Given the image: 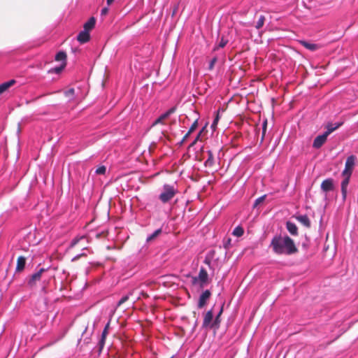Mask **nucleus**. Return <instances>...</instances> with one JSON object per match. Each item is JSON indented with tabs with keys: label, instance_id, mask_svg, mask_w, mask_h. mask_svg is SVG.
Instances as JSON below:
<instances>
[{
	"label": "nucleus",
	"instance_id": "nucleus-1",
	"mask_svg": "<svg viewBox=\"0 0 358 358\" xmlns=\"http://www.w3.org/2000/svg\"><path fill=\"white\" fill-rule=\"evenodd\" d=\"M269 247L278 255H291L297 252L294 241L288 236L275 235Z\"/></svg>",
	"mask_w": 358,
	"mask_h": 358
},
{
	"label": "nucleus",
	"instance_id": "nucleus-2",
	"mask_svg": "<svg viewBox=\"0 0 358 358\" xmlns=\"http://www.w3.org/2000/svg\"><path fill=\"white\" fill-rule=\"evenodd\" d=\"M341 124L342 123H336L335 124L329 123L326 127L327 130L322 134L318 135L315 138V148H320L322 147L326 142L328 136L338 129Z\"/></svg>",
	"mask_w": 358,
	"mask_h": 358
},
{
	"label": "nucleus",
	"instance_id": "nucleus-3",
	"mask_svg": "<svg viewBox=\"0 0 358 358\" xmlns=\"http://www.w3.org/2000/svg\"><path fill=\"white\" fill-rule=\"evenodd\" d=\"M177 193L178 189L173 185L164 184L162 192L159 195V199L163 203H166L171 201Z\"/></svg>",
	"mask_w": 358,
	"mask_h": 358
},
{
	"label": "nucleus",
	"instance_id": "nucleus-4",
	"mask_svg": "<svg viewBox=\"0 0 358 358\" xmlns=\"http://www.w3.org/2000/svg\"><path fill=\"white\" fill-rule=\"evenodd\" d=\"M208 282V274L207 271L201 267L197 276L192 277V285H199L200 288L204 287Z\"/></svg>",
	"mask_w": 358,
	"mask_h": 358
},
{
	"label": "nucleus",
	"instance_id": "nucleus-5",
	"mask_svg": "<svg viewBox=\"0 0 358 358\" xmlns=\"http://www.w3.org/2000/svg\"><path fill=\"white\" fill-rule=\"evenodd\" d=\"M176 110V106H173L166 110L165 113L160 115L152 123V126L154 127L157 124H164V121L173 114Z\"/></svg>",
	"mask_w": 358,
	"mask_h": 358
},
{
	"label": "nucleus",
	"instance_id": "nucleus-6",
	"mask_svg": "<svg viewBox=\"0 0 358 358\" xmlns=\"http://www.w3.org/2000/svg\"><path fill=\"white\" fill-rule=\"evenodd\" d=\"M355 160L356 157L354 155L348 157L345 164V169L342 172V175H352L353 168L355 164Z\"/></svg>",
	"mask_w": 358,
	"mask_h": 358
},
{
	"label": "nucleus",
	"instance_id": "nucleus-7",
	"mask_svg": "<svg viewBox=\"0 0 358 358\" xmlns=\"http://www.w3.org/2000/svg\"><path fill=\"white\" fill-rule=\"evenodd\" d=\"M46 271V268H41L37 272L32 274L28 280V285L30 287L34 286L37 281H39L41 280L42 273Z\"/></svg>",
	"mask_w": 358,
	"mask_h": 358
},
{
	"label": "nucleus",
	"instance_id": "nucleus-8",
	"mask_svg": "<svg viewBox=\"0 0 358 358\" xmlns=\"http://www.w3.org/2000/svg\"><path fill=\"white\" fill-rule=\"evenodd\" d=\"M211 292L210 290L206 289L202 292L200 295L197 306L199 308H202L207 303V301L210 299Z\"/></svg>",
	"mask_w": 358,
	"mask_h": 358
},
{
	"label": "nucleus",
	"instance_id": "nucleus-9",
	"mask_svg": "<svg viewBox=\"0 0 358 358\" xmlns=\"http://www.w3.org/2000/svg\"><path fill=\"white\" fill-rule=\"evenodd\" d=\"M344 179L341 182V193L343 200H345L347 196V188L350 182V175H343Z\"/></svg>",
	"mask_w": 358,
	"mask_h": 358
},
{
	"label": "nucleus",
	"instance_id": "nucleus-10",
	"mask_svg": "<svg viewBox=\"0 0 358 358\" xmlns=\"http://www.w3.org/2000/svg\"><path fill=\"white\" fill-rule=\"evenodd\" d=\"M77 40L80 43H85L88 42L90 40V32L85 30H82L79 32V34L77 36Z\"/></svg>",
	"mask_w": 358,
	"mask_h": 358
},
{
	"label": "nucleus",
	"instance_id": "nucleus-11",
	"mask_svg": "<svg viewBox=\"0 0 358 358\" xmlns=\"http://www.w3.org/2000/svg\"><path fill=\"white\" fill-rule=\"evenodd\" d=\"M333 187H334L333 180L331 179V178L324 180L322 182V185H321L322 189L324 192H329V191L332 190L333 189Z\"/></svg>",
	"mask_w": 358,
	"mask_h": 358
},
{
	"label": "nucleus",
	"instance_id": "nucleus-12",
	"mask_svg": "<svg viewBox=\"0 0 358 358\" xmlns=\"http://www.w3.org/2000/svg\"><path fill=\"white\" fill-rule=\"evenodd\" d=\"M96 24V19L94 17H91L89 20L84 24L83 29L90 32L94 27Z\"/></svg>",
	"mask_w": 358,
	"mask_h": 358
},
{
	"label": "nucleus",
	"instance_id": "nucleus-13",
	"mask_svg": "<svg viewBox=\"0 0 358 358\" xmlns=\"http://www.w3.org/2000/svg\"><path fill=\"white\" fill-rule=\"evenodd\" d=\"M286 228L291 235L296 236L298 234V228L294 222L287 221Z\"/></svg>",
	"mask_w": 358,
	"mask_h": 358
},
{
	"label": "nucleus",
	"instance_id": "nucleus-14",
	"mask_svg": "<svg viewBox=\"0 0 358 358\" xmlns=\"http://www.w3.org/2000/svg\"><path fill=\"white\" fill-rule=\"evenodd\" d=\"M26 264V258L23 256H20L17 259L16 271L20 272L24 269Z\"/></svg>",
	"mask_w": 358,
	"mask_h": 358
},
{
	"label": "nucleus",
	"instance_id": "nucleus-15",
	"mask_svg": "<svg viewBox=\"0 0 358 358\" xmlns=\"http://www.w3.org/2000/svg\"><path fill=\"white\" fill-rule=\"evenodd\" d=\"M213 311H212V310H210L204 315L203 321V327H208L210 324V323L213 320Z\"/></svg>",
	"mask_w": 358,
	"mask_h": 358
},
{
	"label": "nucleus",
	"instance_id": "nucleus-16",
	"mask_svg": "<svg viewBox=\"0 0 358 358\" xmlns=\"http://www.w3.org/2000/svg\"><path fill=\"white\" fill-rule=\"evenodd\" d=\"M16 83V80L11 79L8 81L4 82L0 85V94L6 92L9 87L13 86Z\"/></svg>",
	"mask_w": 358,
	"mask_h": 358
},
{
	"label": "nucleus",
	"instance_id": "nucleus-17",
	"mask_svg": "<svg viewBox=\"0 0 358 358\" xmlns=\"http://www.w3.org/2000/svg\"><path fill=\"white\" fill-rule=\"evenodd\" d=\"M229 41L228 39L222 36L219 41V43L215 45L213 48V51H217L219 50V48H224L227 44L228 43Z\"/></svg>",
	"mask_w": 358,
	"mask_h": 358
},
{
	"label": "nucleus",
	"instance_id": "nucleus-18",
	"mask_svg": "<svg viewBox=\"0 0 358 358\" xmlns=\"http://www.w3.org/2000/svg\"><path fill=\"white\" fill-rule=\"evenodd\" d=\"M208 159L205 161L204 165L206 167H211L213 166L215 162H214V157L213 154L211 150H208Z\"/></svg>",
	"mask_w": 358,
	"mask_h": 358
},
{
	"label": "nucleus",
	"instance_id": "nucleus-19",
	"mask_svg": "<svg viewBox=\"0 0 358 358\" xmlns=\"http://www.w3.org/2000/svg\"><path fill=\"white\" fill-rule=\"evenodd\" d=\"M55 60L62 62L64 65H66V54L64 51L58 52L55 55Z\"/></svg>",
	"mask_w": 358,
	"mask_h": 358
},
{
	"label": "nucleus",
	"instance_id": "nucleus-20",
	"mask_svg": "<svg viewBox=\"0 0 358 358\" xmlns=\"http://www.w3.org/2000/svg\"><path fill=\"white\" fill-rule=\"evenodd\" d=\"M223 306H224V304L222 305L219 313L216 315V317H215V318L214 320V322L211 324V327H218L220 326V322H221L220 316H221V315H222V313L223 312Z\"/></svg>",
	"mask_w": 358,
	"mask_h": 358
},
{
	"label": "nucleus",
	"instance_id": "nucleus-21",
	"mask_svg": "<svg viewBox=\"0 0 358 358\" xmlns=\"http://www.w3.org/2000/svg\"><path fill=\"white\" fill-rule=\"evenodd\" d=\"M85 236H78L72 239L68 249L74 248L80 241L85 239Z\"/></svg>",
	"mask_w": 358,
	"mask_h": 358
},
{
	"label": "nucleus",
	"instance_id": "nucleus-22",
	"mask_svg": "<svg viewBox=\"0 0 358 358\" xmlns=\"http://www.w3.org/2000/svg\"><path fill=\"white\" fill-rule=\"evenodd\" d=\"M162 233V229H156L153 233L148 235L146 238V242H150L157 237Z\"/></svg>",
	"mask_w": 358,
	"mask_h": 358
},
{
	"label": "nucleus",
	"instance_id": "nucleus-23",
	"mask_svg": "<svg viewBox=\"0 0 358 358\" xmlns=\"http://www.w3.org/2000/svg\"><path fill=\"white\" fill-rule=\"evenodd\" d=\"M244 230L242 227L237 226L233 230L232 234L236 237H241L243 235Z\"/></svg>",
	"mask_w": 358,
	"mask_h": 358
},
{
	"label": "nucleus",
	"instance_id": "nucleus-24",
	"mask_svg": "<svg viewBox=\"0 0 358 358\" xmlns=\"http://www.w3.org/2000/svg\"><path fill=\"white\" fill-rule=\"evenodd\" d=\"M220 113H219V110H217V111L216 112V115H215V118H214V120H213V122H212L211 126H210V128H211V129H212L213 131H215L216 130V129H217V126L218 122H219V120H220Z\"/></svg>",
	"mask_w": 358,
	"mask_h": 358
},
{
	"label": "nucleus",
	"instance_id": "nucleus-25",
	"mask_svg": "<svg viewBox=\"0 0 358 358\" xmlns=\"http://www.w3.org/2000/svg\"><path fill=\"white\" fill-rule=\"evenodd\" d=\"M298 220L301 222L303 225L310 227V222L306 215H299L297 217Z\"/></svg>",
	"mask_w": 358,
	"mask_h": 358
},
{
	"label": "nucleus",
	"instance_id": "nucleus-26",
	"mask_svg": "<svg viewBox=\"0 0 358 358\" xmlns=\"http://www.w3.org/2000/svg\"><path fill=\"white\" fill-rule=\"evenodd\" d=\"M264 21L265 17L262 15H260L255 25L256 29H259L262 28L264 24Z\"/></svg>",
	"mask_w": 358,
	"mask_h": 358
},
{
	"label": "nucleus",
	"instance_id": "nucleus-27",
	"mask_svg": "<svg viewBox=\"0 0 358 358\" xmlns=\"http://www.w3.org/2000/svg\"><path fill=\"white\" fill-rule=\"evenodd\" d=\"M106 167L103 165L99 166L95 171V173L98 175H103L106 173Z\"/></svg>",
	"mask_w": 358,
	"mask_h": 358
},
{
	"label": "nucleus",
	"instance_id": "nucleus-28",
	"mask_svg": "<svg viewBox=\"0 0 358 358\" xmlns=\"http://www.w3.org/2000/svg\"><path fill=\"white\" fill-rule=\"evenodd\" d=\"M198 126V120L196 119L191 125L189 127L187 133L191 134L196 128Z\"/></svg>",
	"mask_w": 358,
	"mask_h": 358
},
{
	"label": "nucleus",
	"instance_id": "nucleus-29",
	"mask_svg": "<svg viewBox=\"0 0 358 358\" xmlns=\"http://www.w3.org/2000/svg\"><path fill=\"white\" fill-rule=\"evenodd\" d=\"M266 195L264 194L263 196H259V198H257L255 201V203H254V208L257 206L260 203L263 202L266 198Z\"/></svg>",
	"mask_w": 358,
	"mask_h": 358
},
{
	"label": "nucleus",
	"instance_id": "nucleus-30",
	"mask_svg": "<svg viewBox=\"0 0 358 358\" xmlns=\"http://www.w3.org/2000/svg\"><path fill=\"white\" fill-rule=\"evenodd\" d=\"M129 294L123 296L117 302V306L118 307V306H120L121 305H122L124 303H125L129 299Z\"/></svg>",
	"mask_w": 358,
	"mask_h": 358
},
{
	"label": "nucleus",
	"instance_id": "nucleus-31",
	"mask_svg": "<svg viewBox=\"0 0 358 358\" xmlns=\"http://www.w3.org/2000/svg\"><path fill=\"white\" fill-rule=\"evenodd\" d=\"M301 43L310 50H313V43L301 41Z\"/></svg>",
	"mask_w": 358,
	"mask_h": 358
},
{
	"label": "nucleus",
	"instance_id": "nucleus-32",
	"mask_svg": "<svg viewBox=\"0 0 358 358\" xmlns=\"http://www.w3.org/2000/svg\"><path fill=\"white\" fill-rule=\"evenodd\" d=\"M217 57H214L209 62L208 69L212 70L214 68L215 64L217 62Z\"/></svg>",
	"mask_w": 358,
	"mask_h": 358
},
{
	"label": "nucleus",
	"instance_id": "nucleus-33",
	"mask_svg": "<svg viewBox=\"0 0 358 358\" xmlns=\"http://www.w3.org/2000/svg\"><path fill=\"white\" fill-rule=\"evenodd\" d=\"M75 90L73 88H71L65 92V95L67 97L71 98L74 95Z\"/></svg>",
	"mask_w": 358,
	"mask_h": 358
},
{
	"label": "nucleus",
	"instance_id": "nucleus-34",
	"mask_svg": "<svg viewBox=\"0 0 358 358\" xmlns=\"http://www.w3.org/2000/svg\"><path fill=\"white\" fill-rule=\"evenodd\" d=\"M86 256H87V254L85 252L80 253V254L76 255L75 257H73L71 259V262H74L78 260L81 257H86Z\"/></svg>",
	"mask_w": 358,
	"mask_h": 358
},
{
	"label": "nucleus",
	"instance_id": "nucleus-35",
	"mask_svg": "<svg viewBox=\"0 0 358 358\" xmlns=\"http://www.w3.org/2000/svg\"><path fill=\"white\" fill-rule=\"evenodd\" d=\"M109 327V322L107 323V324L106 325V327H104L103 331H102V334H101V338H106V336L108 334V328Z\"/></svg>",
	"mask_w": 358,
	"mask_h": 358
},
{
	"label": "nucleus",
	"instance_id": "nucleus-36",
	"mask_svg": "<svg viewBox=\"0 0 358 358\" xmlns=\"http://www.w3.org/2000/svg\"><path fill=\"white\" fill-rule=\"evenodd\" d=\"M105 341H106V338H101V339L99 342L100 351L103 348V346L105 345Z\"/></svg>",
	"mask_w": 358,
	"mask_h": 358
},
{
	"label": "nucleus",
	"instance_id": "nucleus-37",
	"mask_svg": "<svg viewBox=\"0 0 358 358\" xmlns=\"http://www.w3.org/2000/svg\"><path fill=\"white\" fill-rule=\"evenodd\" d=\"M189 135L190 134L187 132L186 134L182 138V140L180 141L179 145H182L185 142V141L187 139V138L189 137Z\"/></svg>",
	"mask_w": 358,
	"mask_h": 358
},
{
	"label": "nucleus",
	"instance_id": "nucleus-38",
	"mask_svg": "<svg viewBox=\"0 0 358 358\" xmlns=\"http://www.w3.org/2000/svg\"><path fill=\"white\" fill-rule=\"evenodd\" d=\"M108 8L107 7H104L101 10V15H105L108 13Z\"/></svg>",
	"mask_w": 358,
	"mask_h": 358
},
{
	"label": "nucleus",
	"instance_id": "nucleus-39",
	"mask_svg": "<svg viewBox=\"0 0 358 358\" xmlns=\"http://www.w3.org/2000/svg\"><path fill=\"white\" fill-rule=\"evenodd\" d=\"M266 121H265L264 123H263V127H262V130H263V135H264V133L266 131Z\"/></svg>",
	"mask_w": 358,
	"mask_h": 358
},
{
	"label": "nucleus",
	"instance_id": "nucleus-40",
	"mask_svg": "<svg viewBox=\"0 0 358 358\" xmlns=\"http://www.w3.org/2000/svg\"><path fill=\"white\" fill-rule=\"evenodd\" d=\"M64 66H65V65H64V64H63V65H62V66H60V67L55 68V71H56L57 73H58V72L61 71H62V69L64 67Z\"/></svg>",
	"mask_w": 358,
	"mask_h": 358
},
{
	"label": "nucleus",
	"instance_id": "nucleus-41",
	"mask_svg": "<svg viewBox=\"0 0 358 358\" xmlns=\"http://www.w3.org/2000/svg\"><path fill=\"white\" fill-rule=\"evenodd\" d=\"M200 134H201V132L197 135L196 138H195V140L194 141V142L192 143V145H194V144L196 142V141H197V140L199 139V138Z\"/></svg>",
	"mask_w": 358,
	"mask_h": 358
},
{
	"label": "nucleus",
	"instance_id": "nucleus-42",
	"mask_svg": "<svg viewBox=\"0 0 358 358\" xmlns=\"http://www.w3.org/2000/svg\"><path fill=\"white\" fill-rule=\"evenodd\" d=\"M114 1V0H107V3L108 5H110V3H112Z\"/></svg>",
	"mask_w": 358,
	"mask_h": 358
},
{
	"label": "nucleus",
	"instance_id": "nucleus-43",
	"mask_svg": "<svg viewBox=\"0 0 358 358\" xmlns=\"http://www.w3.org/2000/svg\"><path fill=\"white\" fill-rule=\"evenodd\" d=\"M87 250V247H85V248H83V250Z\"/></svg>",
	"mask_w": 358,
	"mask_h": 358
},
{
	"label": "nucleus",
	"instance_id": "nucleus-44",
	"mask_svg": "<svg viewBox=\"0 0 358 358\" xmlns=\"http://www.w3.org/2000/svg\"><path fill=\"white\" fill-rule=\"evenodd\" d=\"M171 358H172V357H171Z\"/></svg>",
	"mask_w": 358,
	"mask_h": 358
}]
</instances>
